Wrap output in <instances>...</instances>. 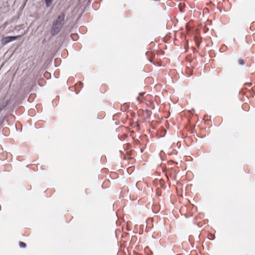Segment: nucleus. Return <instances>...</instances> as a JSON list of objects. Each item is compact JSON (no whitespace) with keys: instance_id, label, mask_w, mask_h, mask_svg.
I'll use <instances>...</instances> for the list:
<instances>
[{"instance_id":"obj_1","label":"nucleus","mask_w":255,"mask_h":255,"mask_svg":"<svg viewBox=\"0 0 255 255\" xmlns=\"http://www.w3.org/2000/svg\"><path fill=\"white\" fill-rule=\"evenodd\" d=\"M64 23L65 14L64 12H61L53 23L51 30L52 35L54 36L57 35L61 31Z\"/></svg>"},{"instance_id":"obj_2","label":"nucleus","mask_w":255,"mask_h":255,"mask_svg":"<svg viewBox=\"0 0 255 255\" xmlns=\"http://www.w3.org/2000/svg\"><path fill=\"white\" fill-rule=\"evenodd\" d=\"M20 37V35L15 36H6L3 38L1 39V43L3 45H5L8 43L14 41L15 40L17 39L19 37Z\"/></svg>"},{"instance_id":"obj_3","label":"nucleus","mask_w":255,"mask_h":255,"mask_svg":"<svg viewBox=\"0 0 255 255\" xmlns=\"http://www.w3.org/2000/svg\"><path fill=\"white\" fill-rule=\"evenodd\" d=\"M8 102L6 101L4 103L0 105V112L2 111L8 105Z\"/></svg>"},{"instance_id":"obj_4","label":"nucleus","mask_w":255,"mask_h":255,"mask_svg":"<svg viewBox=\"0 0 255 255\" xmlns=\"http://www.w3.org/2000/svg\"><path fill=\"white\" fill-rule=\"evenodd\" d=\"M45 4H46V5L47 7L49 6L52 3V0H45Z\"/></svg>"},{"instance_id":"obj_5","label":"nucleus","mask_w":255,"mask_h":255,"mask_svg":"<svg viewBox=\"0 0 255 255\" xmlns=\"http://www.w3.org/2000/svg\"><path fill=\"white\" fill-rule=\"evenodd\" d=\"M19 245L20 248H25L26 246V244L22 242H20Z\"/></svg>"},{"instance_id":"obj_6","label":"nucleus","mask_w":255,"mask_h":255,"mask_svg":"<svg viewBox=\"0 0 255 255\" xmlns=\"http://www.w3.org/2000/svg\"><path fill=\"white\" fill-rule=\"evenodd\" d=\"M238 62H239V64L241 65H243L245 64L244 60L242 59H239Z\"/></svg>"},{"instance_id":"obj_7","label":"nucleus","mask_w":255,"mask_h":255,"mask_svg":"<svg viewBox=\"0 0 255 255\" xmlns=\"http://www.w3.org/2000/svg\"><path fill=\"white\" fill-rule=\"evenodd\" d=\"M77 36L76 34H73L72 35V37L73 39L76 38V37Z\"/></svg>"}]
</instances>
